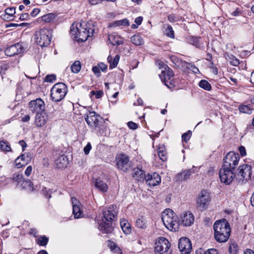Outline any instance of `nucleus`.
I'll return each instance as SVG.
<instances>
[{
	"instance_id": "412c9836",
	"label": "nucleus",
	"mask_w": 254,
	"mask_h": 254,
	"mask_svg": "<svg viewBox=\"0 0 254 254\" xmlns=\"http://www.w3.org/2000/svg\"><path fill=\"white\" fill-rule=\"evenodd\" d=\"M88 24L85 22L73 24L70 27V32L72 35L76 36L79 34L80 32H83L84 29H86L88 27Z\"/></svg>"
},
{
	"instance_id": "052dcab7",
	"label": "nucleus",
	"mask_w": 254,
	"mask_h": 254,
	"mask_svg": "<svg viewBox=\"0 0 254 254\" xmlns=\"http://www.w3.org/2000/svg\"><path fill=\"white\" fill-rule=\"evenodd\" d=\"M91 144L88 142L87 143V144L84 147V153L86 154V155H87L89 154L90 150L91 149Z\"/></svg>"
},
{
	"instance_id": "6ab92c4d",
	"label": "nucleus",
	"mask_w": 254,
	"mask_h": 254,
	"mask_svg": "<svg viewBox=\"0 0 254 254\" xmlns=\"http://www.w3.org/2000/svg\"><path fill=\"white\" fill-rule=\"evenodd\" d=\"M174 215L175 213L172 209H166L161 214L162 222H175L176 220H174Z\"/></svg>"
},
{
	"instance_id": "4be33fe9",
	"label": "nucleus",
	"mask_w": 254,
	"mask_h": 254,
	"mask_svg": "<svg viewBox=\"0 0 254 254\" xmlns=\"http://www.w3.org/2000/svg\"><path fill=\"white\" fill-rule=\"evenodd\" d=\"M28 163V160L26 159L25 154H21L14 161L15 166L17 168H21Z\"/></svg>"
},
{
	"instance_id": "69168bd1",
	"label": "nucleus",
	"mask_w": 254,
	"mask_h": 254,
	"mask_svg": "<svg viewBox=\"0 0 254 254\" xmlns=\"http://www.w3.org/2000/svg\"><path fill=\"white\" fill-rule=\"evenodd\" d=\"M40 9L37 8H34L32 11H31L30 15L32 17H35L40 12Z\"/></svg>"
},
{
	"instance_id": "3c124183",
	"label": "nucleus",
	"mask_w": 254,
	"mask_h": 254,
	"mask_svg": "<svg viewBox=\"0 0 254 254\" xmlns=\"http://www.w3.org/2000/svg\"><path fill=\"white\" fill-rule=\"evenodd\" d=\"M168 19L170 22H175L180 20V17L178 15L172 13L168 15Z\"/></svg>"
},
{
	"instance_id": "bf43d9fd",
	"label": "nucleus",
	"mask_w": 254,
	"mask_h": 254,
	"mask_svg": "<svg viewBox=\"0 0 254 254\" xmlns=\"http://www.w3.org/2000/svg\"><path fill=\"white\" fill-rule=\"evenodd\" d=\"M127 126L129 128L132 129H135L138 127V125L132 121L128 122Z\"/></svg>"
},
{
	"instance_id": "bb28decb",
	"label": "nucleus",
	"mask_w": 254,
	"mask_h": 254,
	"mask_svg": "<svg viewBox=\"0 0 254 254\" xmlns=\"http://www.w3.org/2000/svg\"><path fill=\"white\" fill-rule=\"evenodd\" d=\"M98 229L103 233H111L113 230L112 223H99Z\"/></svg>"
},
{
	"instance_id": "2eb2a0df",
	"label": "nucleus",
	"mask_w": 254,
	"mask_h": 254,
	"mask_svg": "<svg viewBox=\"0 0 254 254\" xmlns=\"http://www.w3.org/2000/svg\"><path fill=\"white\" fill-rule=\"evenodd\" d=\"M72 204V213L75 219L81 218L83 216V213L81 210L82 205L75 197H71Z\"/></svg>"
},
{
	"instance_id": "c03bdc74",
	"label": "nucleus",
	"mask_w": 254,
	"mask_h": 254,
	"mask_svg": "<svg viewBox=\"0 0 254 254\" xmlns=\"http://www.w3.org/2000/svg\"><path fill=\"white\" fill-rule=\"evenodd\" d=\"M196 254H218V253L217 250L214 249H209L207 251L200 249L196 251Z\"/></svg>"
},
{
	"instance_id": "6e6552de",
	"label": "nucleus",
	"mask_w": 254,
	"mask_h": 254,
	"mask_svg": "<svg viewBox=\"0 0 254 254\" xmlns=\"http://www.w3.org/2000/svg\"><path fill=\"white\" fill-rule=\"evenodd\" d=\"M219 178L222 183L229 185L233 181H236V172L234 170L221 168L219 171Z\"/></svg>"
},
{
	"instance_id": "7ed1b4c3",
	"label": "nucleus",
	"mask_w": 254,
	"mask_h": 254,
	"mask_svg": "<svg viewBox=\"0 0 254 254\" xmlns=\"http://www.w3.org/2000/svg\"><path fill=\"white\" fill-rule=\"evenodd\" d=\"M51 32L46 28H41L36 32V42L41 47H47L51 43Z\"/></svg>"
},
{
	"instance_id": "6e6d98bb",
	"label": "nucleus",
	"mask_w": 254,
	"mask_h": 254,
	"mask_svg": "<svg viewBox=\"0 0 254 254\" xmlns=\"http://www.w3.org/2000/svg\"><path fill=\"white\" fill-rule=\"evenodd\" d=\"M56 75L54 74L48 75L46 76L45 81L47 82H53L56 80Z\"/></svg>"
},
{
	"instance_id": "e2e57ef3",
	"label": "nucleus",
	"mask_w": 254,
	"mask_h": 254,
	"mask_svg": "<svg viewBox=\"0 0 254 254\" xmlns=\"http://www.w3.org/2000/svg\"><path fill=\"white\" fill-rule=\"evenodd\" d=\"M239 151L240 153L242 156H245L246 155V151L245 147L243 146H241L239 147Z\"/></svg>"
},
{
	"instance_id": "a18cd8bd",
	"label": "nucleus",
	"mask_w": 254,
	"mask_h": 254,
	"mask_svg": "<svg viewBox=\"0 0 254 254\" xmlns=\"http://www.w3.org/2000/svg\"><path fill=\"white\" fill-rule=\"evenodd\" d=\"M49 241V238L46 236H41L37 239V243L42 246H46Z\"/></svg>"
},
{
	"instance_id": "a211bd4d",
	"label": "nucleus",
	"mask_w": 254,
	"mask_h": 254,
	"mask_svg": "<svg viewBox=\"0 0 254 254\" xmlns=\"http://www.w3.org/2000/svg\"><path fill=\"white\" fill-rule=\"evenodd\" d=\"M94 32V29L89 28L84 29L83 32H80L79 34L75 36V38L78 42H84L87 40L88 38L92 36Z\"/></svg>"
},
{
	"instance_id": "cd10ccee",
	"label": "nucleus",
	"mask_w": 254,
	"mask_h": 254,
	"mask_svg": "<svg viewBox=\"0 0 254 254\" xmlns=\"http://www.w3.org/2000/svg\"><path fill=\"white\" fill-rule=\"evenodd\" d=\"M194 217L190 211H187L181 216L182 222H194Z\"/></svg>"
},
{
	"instance_id": "2f4dec72",
	"label": "nucleus",
	"mask_w": 254,
	"mask_h": 254,
	"mask_svg": "<svg viewBox=\"0 0 254 254\" xmlns=\"http://www.w3.org/2000/svg\"><path fill=\"white\" fill-rule=\"evenodd\" d=\"M158 154L159 158L162 161H166L167 160V153L164 145L159 146L158 148Z\"/></svg>"
},
{
	"instance_id": "603ef678",
	"label": "nucleus",
	"mask_w": 254,
	"mask_h": 254,
	"mask_svg": "<svg viewBox=\"0 0 254 254\" xmlns=\"http://www.w3.org/2000/svg\"><path fill=\"white\" fill-rule=\"evenodd\" d=\"M187 67L194 73H198L199 69L191 63H186Z\"/></svg>"
},
{
	"instance_id": "a878e982",
	"label": "nucleus",
	"mask_w": 254,
	"mask_h": 254,
	"mask_svg": "<svg viewBox=\"0 0 254 254\" xmlns=\"http://www.w3.org/2000/svg\"><path fill=\"white\" fill-rule=\"evenodd\" d=\"M108 40L110 43L114 46L120 45L123 43V41L121 37L115 34L109 35Z\"/></svg>"
},
{
	"instance_id": "393cba45",
	"label": "nucleus",
	"mask_w": 254,
	"mask_h": 254,
	"mask_svg": "<svg viewBox=\"0 0 254 254\" xmlns=\"http://www.w3.org/2000/svg\"><path fill=\"white\" fill-rule=\"evenodd\" d=\"M201 38L200 37H190L188 39V42L195 46L196 47L203 49L204 48V45L201 42Z\"/></svg>"
},
{
	"instance_id": "f03ea898",
	"label": "nucleus",
	"mask_w": 254,
	"mask_h": 254,
	"mask_svg": "<svg viewBox=\"0 0 254 254\" xmlns=\"http://www.w3.org/2000/svg\"><path fill=\"white\" fill-rule=\"evenodd\" d=\"M66 85L62 82L55 84L51 89V97L53 101L58 102L62 100L67 93Z\"/></svg>"
},
{
	"instance_id": "e433bc0d",
	"label": "nucleus",
	"mask_w": 254,
	"mask_h": 254,
	"mask_svg": "<svg viewBox=\"0 0 254 254\" xmlns=\"http://www.w3.org/2000/svg\"><path fill=\"white\" fill-rule=\"evenodd\" d=\"M0 149L4 152L11 151L10 143L5 140L0 141Z\"/></svg>"
},
{
	"instance_id": "f3484780",
	"label": "nucleus",
	"mask_w": 254,
	"mask_h": 254,
	"mask_svg": "<svg viewBox=\"0 0 254 254\" xmlns=\"http://www.w3.org/2000/svg\"><path fill=\"white\" fill-rule=\"evenodd\" d=\"M145 181L148 185L151 187H154L161 182V177L157 173H154L151 175H146Z\"/></svg>"
},
{
	"instance_id": "20e7f679",
	"label": "nucleus",
	"mask_w": 254,
	"mask_h": 254,
	"mask_svg": "<svg viewBox=\"0 0 254 254\" xmlns=\"http://www.w3.org/2000/svg\"><path fill=\"white\" fill-rule=\"evenodd\" d=\"M85 120L87 125L96 131L101 128L102 118L94 111H89L85 115Z\"/></svg>"
},
{
	"instance_id": "13d9d810",
	"label": "nucleus",
	"mask_w": 254,
	"mask_h": 254,
	"mask_svg": "<svg viewBox=\"0 0 254 254\" xmlns=\"http://www.w3.org/2000/svg\"><path fill=\"white\" fill-rule=\"evenodd\" d=\"M170 59L171 61V62L174 64L175 65L178 66L179 64V60L178 58L176 57L175 56L172 55L170 57Z\"/></svg>"
},
{
	"instance_id": "9d476101",
	"label": "nucleus",
	"mask_w": 254,
	"mask_h": 254,
	"mask_svg": "<svg viewBox=\"0 0 254 254\" xmlns=\"http://www.w3.org/2000/svg\"><path fill=\"white\" fill-rule=\"evenodd\" d=\"M117 166L118 168L124 172L127 171L131 166V162L129 161L128 156L121 154L117 157Z\"/></svg>"
},
{
	"instance_id": "39448f33",
	"label": "nucleus",
	"mask_w": 254,
	"mask_h": 254,
	"mask_svg": "<svg viewBox=\"0 0 254 254\" xmlns=\"http://www.w3.org/2000/svg\"><path fill=\"white\" fill-rule=\"evenodd\" d=\"M252 174V167L248 164H243L239 166L236 173V182L242 184L249 180Z\"/></svg>"
},
{
	"instance_id": "72a5a7b5",
	"label": "nucleus",
	"mask_w": 254,
	"mask_h": 254,
	"mask_svg": "<svg viewBox=\"0 0 254 254\" xmlns=\"http://www.w3.org/2000/svg\"><path fill=\"white\" fill-rule=\"evenodd\" d=\"M129 25L128 20L126 19H123L119 20H117L111 23L110 26L111 27H117L120 26H127Z\"/></svg>"
},
{
	"instance_id": "09e8293b",
	"label": "nucleus",
	"mask_w": 254,
	"mask_h": 254,
	"mask_svg": "<svg viewBox=\"0 0 254 254\" xmlns=\"http://www.w3.org/2000/svg\"><path fill=\"white\" fill-rule=\"evenodd\" d=\"M166 35L171 38H174L175 37L174 32L172 26L170 25H167V28L166 29Z\"/></svg>"
},
{
	"instance_id": "774afa93",
	"label": "nucleus",
	"mask_w": 254,
	"mask_h": 254,
	"mask_svg": "<svg viewBox=\"0 0 254 254\" xmlns=\"http://www.w3.org/2000/svg\"><path fill=\"white\" fill-rule=\"evenodd\" d=\"M102 1H103V0H88V2L91 5H96Z\"/></svg>"
},
{
	"instance_id": "8fccbe9b",
	"label": "nucleus",
	"mask_w": 254,
	"mask_h": 254,
	"mask_svg": "<svg viewBox=\"0 0 254 254\" xmlns=\"http://www.w3.org/2000/svg\"><path fill=\"white\" fill-rule=\"evenodd\" d=\"M5 14L3 15L5 17L6 15H9L10 17L12 16L15 13V9L14 7H8L5 10Z\"/></svg>"
},
{
	"instance_id": "4468645a",
	"label": "nucleus",
	"mask_w": 254,
	"mask_h": 254,
	"mask_svg": "<svg viewBox=\"0 0 254 254\" xmlns=\"http://www.w3.org/2000/svg\"><path fill=\"white\" fill-rule=\"evenodd\" d=\"M178 248L182 254H189L192 249L190 241L186 237L180 238L178 244Z\"/></svg>"
},
{
	"instance_id": "4d7b16f0",
	"label": "nucleus",
	"mask_w": 254,
	"mask_h": 254,
	"mask_svg": "<svg viewBox=\"0 0 254 254\" xmlns=\"http://www.w3.org/2000/svg\"><path fill=\"white\" fill-rule=\"evenodd\" d=\"M90 94L91 95H95L96 98L99 99V98H101L102 97V96L103 95V92L101 90H99V91H91L90 92Z\"/></svg>"
},
{
	"instance_id": "79ce46f5",
	"label": "nucleus",
	"mask_w": 254,
	"mask_h": 254,
	"mask_svg": "<svg viewBox=\"0 0 254 254\" xmlns=\"http://www.w3.org/2000/svg\"><path fill=\"white\" fill-rule=\"evenodd\" d=\"M121 227L124 233L126 235L130 234L131 232V227L130 223H120Z\"/></svg>"
},
{
	"instance_id": "f704fd0d",
	"label": "nucleus",
	"mask_w": 254,
	"mask_h": 254,
	"mask_svg": "<svg viewBox=\"0 0 254 254\" xmlns=\"http://www.w3.org/2000/svg\"><path fill=\"white\" fill-rule=\"evenodd\" d=\"M131 42L136 46H140L143 44L144 41L139 35H134L130 38Z\"/></svg>"
},
{
	"instance_id": "c9c22d12",
	"label": "nucleus",
	"mask_w": 254,
	"mask_h": 254,
	"mask_svg": "<svg viewBox=\"0 0 254 254\" xmlns=\"http://www.w3.org/2000/svg\"><path fill=\"white\" fill-rule=\"evenodd\" d=\"M239 111L242 113L251 115L252 114L254 109L251 106L246 105H241L239 107Z\"/></svg>"
},
{
	"instance_id": "7c9ffc66",
	"label": "nucleus",
	"mask_w": 254,
	"mask_h": 254,
	"mask_svg": "<svg viewBox=\"0 0 254 254\" xmlns=\"http://www.w3.org/2000/svg\"><path fill=\"white\" fill-rule=\"evenodd\" d=\"M55 162L58 168H63L67 164V159L66 156L61 155L56 160Z\"/></svg>"
},
{
	"instance_id": "0e129e2a",
	"label": "nucleus",
	"mask_w": 254,
	"mask_h": 254,
	"mask_svg": "<svg viewBox=\"0 0 254 254\" xmlns=\"http://www.w3.org/2000/svg\"><path fill=\"white\" fill-rule=\"evenodd\" d=\"M29 15L28 13H24L20 15L19 19L21 20H26L29 19Z\"/></svg>"
},
{
	"instance_id": "338daca9",
	"label": "nucleus",
	"mask_w": 254,
	"mask_h": 254,
	"mask_svg": "<svg viewBox=\"0 0 254 254\" xmlns=\"http://www.w3.org/2000/svg\"><path fill=\"white\" fill-rule=\"evenodd\" d=\"M92 71L95 74H97L98 76L100 75V69L99 66H93L92 67Z\"/></svg>"
},
{
	"instance_id": "f257e3e1",
	"label": "nucleus",
	"mask_w": 254,
	"mask_h": 254,
	"mask_svg": "<svg viewBox=\"0 0 254 254\" xmlns=\"http://www.w3.org/2000/svg\"><path fill=\"white\" fill-rule=\"evenodd\" d=\"M214 236L217 242L225 243L229 238L231 234L230 223H214Z\"/></svg>"
},
{
	"instance_id": "49530a36",
	"label": "nucleus",
	"mask_w": 254,
	"mask_h": 254,
	"mask_svg": "<svg viewBox=\"0 0 254 254\" xmlns=\"http://www.w3.org/2000/svg\"><path fill=\"white\" fill-rule=\"evenodd\" d=\"M109 246L110 247L111 250L112 251H114L115 254H122L121 250L116 245L115 243L113 242H111Z\"/></svg>"
},
{
	"instance_id": "9b49d317",
	"label": "nucleus",
	"mask_w": 254,
	"mask_h": 254,
	"mask_svg": "<svg viewBox=\"0 0 254 254\" xmlns=\"http://www.w3.org/2000/svg\"><path fill=\"white\" fill-rule=\"evenodd\" d=\"M210 200L211 197L209 193L205 190H202L199 193L197 198L198 206L202 209H205Z\"/></svg>"
},
{
	"instance_id": "5fc2aeb1",
	"label": "nucleus",
	"mask_w": 254,
	"mask_h": 254,
	"mask_svg": "<svg viewBox=\"0 0 254 254\" xmlns=\"http://www.w3.org/2000/svg\"><path fill=\"white\" fill-rule=\"evenodd\" d=\"M191 135V132L190 130H189L188 132L184 133L182 136V138L183 141H185V142H187L188 141Z\"/></svg>"
},
{
	"instance_id": "423d86ee",
	"label": "nucleus",
	"mask_w": 254,
	"mask_h": 254,
	"mask_svg": "<svg viewBox=\"0 0 254 254\" xmlns=\"http://www.w3.org/2000/svg\"><path fill=\"white\" fill-rule=\"evenodd\" d=\"M171 244L164 237L158 238L155 243L154 252L156 254H171Z\"/></svg>"
},
{
	"instance_id": "0eeeda50",
	"label": "nucleus",
	"mask_w": 254,
	"mask_h": 254,
	"mask_svg": "<svg viewBox=\"0 0 254 254\" xmlns=\"http://www.w3.org/2000/svg\"><path fill=\"white\" fill-rule=\"evenodd\" d=\"M240 156L238 153L229 152L223 159V165L222 168L235 170L236 166L238 165Z\"/></svg>"
},
{
	"instance_id": "dca6fc26",
	"label": "nucleus",
	"mask_w": 254,
	"mask_h": 254,
	"mask_svg": "<svg viewBox=\"0 0 254 254\" xmlns=\"http://www.w3.org/2000/svg\"><path fill=\"white\" fill-rule=\"evenodd\" d=\"M160 65V68L164 69L161 71L159 76L163 81L164 79H168L171 80L174 76V72L172 69L170 68L166 64H164L163 63L159 64Z\"/></svg>"
},
{
	"instance_id": "5701e85b",
	"label": "nucleus",
	"mask_w": 254,
	"mask_h": 254,
	"mask_svg": "<svg viewBox=\"0 0 254 254\" xmlns=\"http://www.w3.org/2000/svg\"><path fill=\"white\" fill-rule=\"evenodd\" d=\"M132 176L138 181L140 182L145 180L146 177L144 172L138 167L134 169V173Z\"/></svg>"
},
{
	"instance_id": "58836bf2",
	"label": "nucleus",
	"mask_w": 254,
	"mask_h": 254,
	"mask_svg": "<svg viewBox=\"0 0 254 254\" xmlns=\"http://www.w3.org/2000/svg\"><path fill=\"white\" fill-rule=\"evenodd\" d=\"M12 180L13 182L19 184L24 181L23 176L21 173H15L13 175Z\"/></svg>"
},
{
	"instance_id": "aec40b11",
	"label": "nucleus",
	"mask_w": 254,
	"mask_h": 254,
	"mask_svg": "<svg viewBox=\"0 0 254 254\" xmlns=\"http://www.w3.org/2000/svg\"><path fill=\"white\" fill-rule=\"evenodd\" d=\"M48 120L47 116L45 111L36 114L35 117V124L38 127H43Z\"/></svg>"
},
{
	"instance_id": "c756f323",
	"label": "nucleus",
	"mask_w": 254,
	"mask_h": 254,
	"mask_svg": "<svg viewBox=\"0 0 254 254\" xmlns=\"http://www.w3.org/2000/svg\"><path fill=\"white\" fill-rule=\"evenodd\" d=\"M194 171L192 169H188L184 171L183 172L177 176V180L179 181H184L188 180L191 174L194 173Z\"/></svg>"
},
{
	"instance_id": "a19ab883",
	"label": "nucleus",
	"mask_w": 254,
	"mask_h": 254,
	"mask_svg": "<svg viewBox=\"0 0 254 254\" xmlns=\"http://www.w3.org/2000/svg\"><path fill=\"white\" fill-rule=\"evenodd\" d=\"M229 251L230 254H237L238 253L239 248L236 242H233L230 244Z\"/></svg>"
},
{
	"instance_id": "ea45409f",
	"label": "nucleus",
	"mask_w": 254,
	"mask_h": 254,
	"mask_svg": "<svg viewBox=\"0 0 254 254\" xmlns=\"http://www.w3.org/2000/svg\"><path fill=\"white\" fill-rule=\"evenodd\" d=\"M231 211L225 210V213L226 214L224 217L221 219L217 220L215 222H228L229 221H233V220L231 219Z\"/></svg>"
},
{
	"instance_id": "b1692460",
	"label": "nucleus",
	"mask_w": 254,
	"mask_h": 254,
	"mask_svg": "<svg viewBox=\"0 0 254 254\" xmlns=\"http://www.w3.org/2000/svg\"><path fill=\"white\" fill-rule=\"evenodd\" d=\"M180 223H163V225L166 228L172 232H176L178 231ZM185 227H190L191 223H181Z\"/></svg>"
},
{
	"instance_id": "4c0bfd02",
	"label": "nucleus",
	"mask_w": 254,
	"mask_h": 254,
	"mask_svg": "<svg viewBox=\"0 0 254 254\" xmlns=\"http://www.w3.org/2000/svg\"><path fill=\"white\" fill-rule=\"evenodd\" d=\"M81 63L79 61H75L71 65V70L73 73H77L81 69Z\"/></svg>"
},
{
	"instance_id": "864d4df0",
	"label": "nucleus",
	"mask_w": 254,
	"mask_h": 254,
	"mask_svg": "<svg viewBox=\"0 0 254 254\" xmlns=\"http://www.w3.org/2000/svg\"><path fill=\"white\" fill-rule=\"evenodd\" d=\"M165 84V85L169 88L171 89L174 87V84L173 83V79H171V80H168V79H164L163 81Z\"/></svg>"
},
{
	"instance_id": "de8ad7c7",
	"label": "nucleus",
	"mask_w": 254,
	"mask_h": 254,
	"mask_svg": "<svg viewBox=\"0 0 254 254\" xmlns=\"http://www.w3.org/2000/svg\"><path fill=\"white\" fill-rule=\"evenodd\" d=\"M55 18V15L54 13H50L43 15L42 17L43 21L46 22H50Z\"/></svg>"
},
{
	"instance_id": "c85d7f7f",
	"label": "nucleus",
	"mask_w": 254,
	"mask_h": 254,
	"mask_svg": "<svg viewBox=\"0 0 254 254\" xmlns=\"http://www.w3.org/2000/svg\"><path fill=\"white\" fill-rule=\"evenodd\" d=\"M107 60L110 64V68H115L118 64L120 60V56L119 55H116L114 57H113L112 56L110 55L108 56Z\"/></svg>"
},
{
	"instance_id": "473e14b6",
	"label": "nucleus",
	"mask_w": 254,
	"mask_h": 254,
	"mask_svg": "<svg viewBox=\"0 0 254 254\" xmlns=\"http://www.w3.org/2000/svg\"><path fill=\"white\" fill-rule=\"evenodd\" d=\"M95 187L102 191H106L108 189L107 184L99 179H97L95 183Z\"/></svg>"
},
{
	"instance_id": "1a4fd4ad",
	"label": "nucleus",
	"mask_w": 254,
	"mask_h": 254,
	"mask_svg": "<svg viewBox=\"0 0 254 254\" xmlns=\"http://www.w3.org/2000/svg\"><path fill=\"white\" fill-rule=\"evenodd\" d=\"M116 207L114 206H109L105 208L101 214L102 222H113L117 220V212Z\"/></svg>"
},
{
	"instance_id": "ddd939ff",
	"label": "nucleus",
	"mask_w": 254,
	"mask_h": 254,
	"mask_svg": "<svg viewBox=\"0 0 254 254\" xmlns=\"http://www.w3.org/2000/svg\"><path fill=\"white\" fill-rule=\"evenodd\" d=\"M29 109L32 113H39L45 111V103L41 98L31 101L29 103Z\"/></svg>"
},
{
	"instance_id": "37998d69",
	"label": "nucleus",
	"mask_w": 254,
	"mask_h": 254,
	"mask_svg": "<svg viewBox=\"0 0 254 254\" xmlns=\"http://www.w3.org/2000/svg\"><path fill=\"white\" fill-rule=\"evenodd\" d=\"M199 86L203 89L210 91L211 89V84L206 80H201L199 83Z\"/></svg>"
},
{
	"instance_id": "f8f14e48",
	"label": "nucleus",
	"mask_w": 254,
	"mask_h": 254,
	"mask_svg": "<svg viewBox=\"0 0 254 254\" xmlns=\"http://www.w3.org/2000/svg\"><path fill=\"white\" fill-rule=\"evenodd\" d=\"M25 51V48L21 43H17L7 47L5 50V54L9 57L23 54Z\"/></svg>"
},
{
	"instance_id": "680f3d73",
	"label": "nucleus",
	"mask_w": 254,
	"mask_h": 254,
	"mask_svg": "<svg viewBox=\"0 0 254 254\" xmlns=\"http://www.w3.org/2000/svg\"><path fill=\"white\" fill-rule=\"evenodd\" d=\"M33 168L31 166H29L27 167L25 171V174L26 176L29 177L32 171Z\"/></svg>"
}]
</instances>
